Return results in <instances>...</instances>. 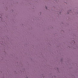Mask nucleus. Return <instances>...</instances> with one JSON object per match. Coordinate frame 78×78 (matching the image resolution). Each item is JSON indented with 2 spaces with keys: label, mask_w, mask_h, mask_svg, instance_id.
<instances>
[{
  "label": "nucleus",
  "mask_w": 78,
  "mask_h": 78,
  "mask_svg": "<svg viewBox=\"0 0 78 78\" xmlns=\"http://www.w3.org/2000/svg\"><path fill=\"white\" fill-rule=\"evenodd\" d=\"M46 9H47V7H46Z\"/></svg>",
  "instance_id": "nucleus-1"
}]
</instances>
